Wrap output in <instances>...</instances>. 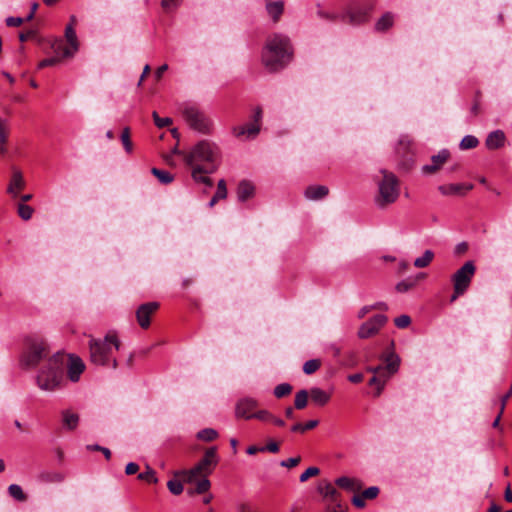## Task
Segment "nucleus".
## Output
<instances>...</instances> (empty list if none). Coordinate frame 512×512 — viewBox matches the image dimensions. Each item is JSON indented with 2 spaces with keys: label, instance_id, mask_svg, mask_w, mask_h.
<instances>
[{
  "label": "nucleus",
  "instance_id": "nucleus-5",
  "mask_svg": "<svg viewBox=\"0 0 512 512\" xmlns=\"http://www.w3.org/2000/svg\"><path fill=\"white\" fill-rule=\"evenodd\" d=\"M65 355L54 354L37 375V385L41 390L53 391L59 387L63 377Z\"/></svg>",
  "mask_w": 512,
  "mask_h": 512
},
{
  "label": "nucleus",
  "instance_id": "nucleus-4",
  "mask_svg": "<svg viewBox=\"0 0 512 512\" xmlns=\"http://www.w3.org/2000/svg\"><path fill=\"white\" fill-rule=\"evenodd\" d=\"M218 463L216 447L206 450L203 458L190 469L172 471V480H207Z\"/></svg>",
  "mask_w": 512,
  "mask_h": 512
},
{
  "label": "nucleus",
  "instance_id": "nucleus-42",
  "mask_svg": "<svg viewBox=\"0 0 512 512\" xmlns=\"http://www.w3.org/2000/svg\"><path fill=\"white\" fill-rule=\"evenodd\" d=\"M34 213V209L25 204V203H20L18 204V215L25 221L31 219L32 215Z\"/></svg>",
  "mask_w": 512,
  "mask_h": 512
},
{
  "label": "nucleus",
  "instance_id": "nucleus-57",
  "mask_svg": "<svg viewBox=\"0 0 512 512\" xmlns=\"http://www.w3.org/2000/svg\"><path fill=\"white\" fill-rule=\"evenodd\" d=\"M139 471V465L135 462H130L126 465L125 473L126 475H134Z\"/></svg>",
  "mask_w": 512,
  "mask_h": 512
},
{
  "label": "nucleus",
  "instance_id": "nucleus-3",
  "mask_svg": "<svg viewBox=\"0 0 512 512\" xmlns=\"http://www.w3.org/2000/svg\"><path fill=\"white\" fill-rule=\"evenodd\" d=\"M121 342L115 332H108L104 339L89 340L90 361L99 366H109L117 368L118 362L112 356L113 350H119Z\"/></svg>",
  "mask_w": 512,
  "mask_h": 512
},
{
  "label": "nucleus",
  "instance_id": "nucleus-17",
  "mask_svg": "<svg viewBox=\"0 0 512 512\" xmlns=\"http://www.w3.org/2000/svg\"><path fill=\"white\" fill-rule=\"evenodd\" d=\"M26 182L23 173L16 167H12L11 178L7 187V193L17 197L20 191L25 188Z\"/></svg>",
  "mask_w": 512,
  "mask_h": 512
},
{
  "label": "nucleus",
  "instance_id": "nucleus-58",
  "mask_svg": "<svg viewBox=\"0 0 512 512\" xmlns=\"http://www.w3.org/2000/svg\"><path fill=\"white\" fill-rule=\"evenodd\" d=\"M36 33L34 30H28V31H25V32H21L19 34V40L21 42H25L33 37H35Z\"/></svg>",
  "mask_w": 512,
  "mask_h": 512
},
{
  "label": "nucleus",
  "instance_id": "nucleus-33",
  "mask_svg": "<svg viewBox=\"0 0 512 512\" xmlns=\"http://www.w3.org/2000/svg\"><path fill=\"white\" fill-rule=\"evenodd\" d=\"M393 22H394L393 14L390 12H387L384 15H382V17L376 22L375 29L377 31H381V32L386 31L393 25Z\"/></svg>",
  "mask_w": 512,
  "mask_h": 512
},
{
  "label": "nucleus",
  "instance_id": "nucleus-62",
  "mask_svg": "<svg viewBox=\"0 0 512 512\" xmlns=\"http://www.w3.org/2000/svg\"><path fill=\"white\" fill-rule=\"evenodd\" d=\"M348 380L352 383H360L363 380L361 373L351 374L348 376Z\"/></svg>",
  "mask_w": 512,
  "mask_h": 512
},
{
  "label": "nucleus",
  "instance_id": "nucleus-30",
  "mask_svg": "<svg viewBox=\"0 0 512 512\" xmlns=\"http://www.w3.org/2000/svg\"><path fill=\"white\" fill-rule=\"evenodd\" d=\"M227 197L226 182L224 179H220L217 184V191L209 202V207H213L219 200H223Z\"/></svg>",
  "mask_w": 512,
  "mask_h": 512
},
{
  "label": "nucleus",
  "instance_id": "nucleus-16",
  "mask_svg": "<svg viewBox=\"0 0 512 512\" xmlns=\"http://www.w3.org/2000/svg\"><path fill=\"white\" fill-rule=\"evenodd\" d=\"M257 407V400L248 397L242 398L236 404L235 416L246 420L254 419V413Z\"/></svg>",
  "mask_w": 512,
  "mask_h": 512
},
{
  "label": "nucleus",
  "instance_id": "nucleus-32",
  "mask_svg": "<svg viewBox=\"0 0 512 512\" xmlns=\"http://www.w3.org/2000/svg\"><path fill=\"white\" fill-rule=\"evenodd\" d=\"M204 170H205V168H200L197 166L196 168H194L192 170L191 176L196 182H199V183L205 184L206 186L211 187L213 185V181L211 178L204 175V174H208Z\"/></svg>",
  "mask_w": 512,
  "mask_h": 512
},
{
  "label": "nucleus",
  "instance_id": "nucleus-10",
  "mask_svg": "<svg viewBox=\"0 0 512 512\" xmlns=\"http://www.w3.org/2000/svg\"><path fill=\"white\" fill-rule=\"evenodd\" d=\"M374 9V3L371 0L356 2L348 7L346 12L340 16L343 23L351 25H360L370 19Z\"/></svg>",
  "mask_w": 512,
  "mask_h": 512
},
{
  "label": "nucleus",
  "instance_id": "nucleus-1",
  "mask_svg": "<svg viewBox=\"0 0 512 512\" xmlns=\"http://www.w3.org/2000/svg\"><path fill=\"white\" fill-rule=\"evenodd\" d=\"M293 54L290 39L286 35L275 33L266 40L262 52V63L268 71L278 72L292 61Z\"/></svg>",
  "mask_w": 512,
  "mask_h": 512
},
{
  "label": "nucleus",
  "instance_id": "nucleus-40",
  "mask_svg": "<svg viewBox=\"0 0 512 512\" xmlns=\"http://www.w3.org/2000/svg\"><path fill=\"white\" fill-rule=\"evenodd\" d=\"M479 144V140L473 135H466L460 142V148L462 150H468L476 148Z\"/></svg>",
  "mask_w": 512,
  "mask_h": 512
},
{
  "label": "nucleus",
  "instance_id": "nucleus-49",
  "mask_svg": "<svg viewBox=\"0 0 512 512\" xmlns=\"http://www.w3.org/2000/svg\"><path fill=\"white\" fill-rule=\"evenodd\" d=\"M480 106H481V92L477 91L475 93L473 105L470 109V112L473 116H478L480 114Z\"/></svg>",
  "mask_w": 512,
  "mask_h": 512
},
{
  "label": "nucleus",
  "instance_id": "nucleus-44",
  "mask_svg": "<svg viewBox=\"0 0 512 512\" xmlns=\"http://www.w3.org/2000/svg\"><path fill=\"white\" fill-rule=\"evenodd\" d=\"M137 480H158V479H157L156 471L147 465L145 471L138 474Z\"/></svg>",
  "mask_w": 512,
  "mask_h": 512
},
{
  "label": "nucleus",
  "instance_id": "nucleus-22",
  "mask_svg": "<svg viewBox=\"0 0 512 512\" xmlns=\"http://www.w3.org/2000/svg\"><path fill=\"white\" fill-rule=\"evenodd\" d=\"M65 38L70 47L64 48L63 57H71L79 48V43L75 29L71 26H66Z\"/></svg>",
  "mask_w": 512,
  "mask_h": 512
},
{
  "label": "nucleus",
  "instance_id": "nucleus-13",
  "mask_svg": "<svg viewBox=\"0 0 512 512\" xmlns=\"http://www.w3.org/2000/svg\"><path fill=\"white\" fill-rule=\"evenodd\" d=\"M182 115L187 124L200 133H209L212 122L204 112L195 106H187L183 109Z\"/></svg>",
  "mask_w": 512,
  "mask_h": 512
},
{
  "label": "nucleus",
  "instance_id": "nucleus-24",
  "mask_svg": "<svg viewBox=\"0 0 512 512\" xmlns=\"http://www.w3.org/2000/svg\"><path fill=\"white\" fill-rule=\"evenodd\" d=\"M309 396L311 398V401L317 406H324L331 399V393L319 387H312L309 390Z\"/></svg>",
  "mask_w": 512,
  "mask_h": 512
},
{
  "label": "nucleus",
  "instance_id": "nucleus-48",
  "mask_svg": "<svg viewBox=\"0 0 512 512\" xmlns=\"http://www.w3.org/2000/svg\"><path fill=\"white\" fill-rule=\"evenodd\" d=\"M8 490L10 495L17 500H23L25 498L22 488L17 484H11Z\"/></svg>",
  "mask_w": 512,
  "mask_h": 512
},
{
  "label": "nucleus",
  "instance_id": "nucleus-15",
  "mask_svg": "<svg viewBox=\"0 0 512 512\" xmlns=\"http://www.w3.org/2000/svg\"><path fill=\"white\" fill-rule=\"evenodd\" d=\"M160 308V303L156 301L146 302L138 306L135 311V316L138 325L142 329H148L151 325V317Z\"/></svg>",
  "mask_w": 512,
  "mask_h": 512
},
{
  "label": "nucleus",
  "instance_id": "nucleus-64",
  "mask_svg": "<svg viewBox=\"0 0 512 512\" xmlns=\"http://www.w3.org/2000/svg\"><path fill=\"white\" fill-rule=\"evenodd\" d=\"M38 7H39V5L37 2L32 3L30 13L25 18L26 21H30L34 18L35 12L38 9Z\"/></svg>",
  "mask_w": 512,
  "mask_h": 512
},
{
  "label": "nucleus",
  "instance_id": "nucleus-8",
  "mask_svg": "<svg viewBox=\"0 0 512 512\" xmlns=\"http://www.w3.org/2000/svg\"><path fill=\"white\" fill-rule=\"evenodd\" d=\"M385 366L378 365L376 367L369 368L368 370L374 374V376L369 380L370 386H376L375 396L378 397L388 378L396 373L399 369L400 358L393 352L387 353L384 355Z\"/></svg>",
  "mask_w": 512,
  "mask_h": 512
},
{
  "label": "nucleus",
  "instance_id": "nucleus-46",
  "mask_svg": "<svg viewBox=\"0 0 512 512\" xmlns=\"http://www.w3.org/2000/svg\"><path fill=\"white\" fill-rule=\"evenodd\" d=\"M254 419H258L262 422H271L273 414L266 409L258 410L254 413Z\"/></svg>",
  "mask_w": 512,
  "mask_h": 512
},
{
  "label": "nucleus",
  "instance_id": "nucleus-37",
  "mask_svg": "<svg viewBox=\"0 0 512 512\" xmlns=\"http://www.w3.org/2000/svg\"><path fill=\"white\" fill-rule=\"evenodd\" d=\"M434 258V253L431 250H426L421 257H418L414 261V266L417 268L427 267Z\"/></svg>",
  "mask_w": 512,
  "mask_h": 512
},
{
  "label": "nucleus",
  "instance_id": "nucleus-45",
  "mask_svg": "<svg viewBox=\"0 0 512 512\" xmlns=\"http://www.w3.org/2000/svg\"><path fill=\"white\" fill-rule=\"evenodd\" d=\"M154 123L158 128H164L172 124V119L169 117L161 118L156 111L152 113Z\"/></svg>",
  "mask_w": 512,
  "mask_h": 512
},
{
  "label": "nucleus",
  "instance_id": "nucleus-18",
  "mask_svg": "<svg viewBox=\"0 0 512 512\" xmlns=\"http://www.w3.org/2000/svg\"><path fill=\"white\" fill-rule=\"evenodd\" d=\"M449 157L450 153L448 150H441L437 155H433L431 157V164H427L422 167V172L424 174H434L444 165Z\"/></svg>",
  "mask_w": 512,
  "mask_h": 512
},
{
  "label": "nucleus",
  "instance_id": "nucleus-54",
  "mask_svg": "<svg viewBox=\"0 0 512 512\" xmlns=\"http://www.w3.org/2000/svg\"><path fill=\"white\" fill-rule=\"evenodd\" d=\"M26 21L24 18L21 17H8L6 18L5 22L8 27H19L23 24V22Z\"/></svg>",
  "mask_w": 512,
  "mask_h": 512
},
{
  "label": "nucleus",
  "instance_id": "nucleus-25",
  "mask_svg": "<svg viewBox=\"0 0 512 512\" xmlns=\"http://www.w3.org/2000/svg\"><path fill=\"white\" fill-rule=\"evenodd\" d=\"M62 424L66 430L72 431L77 428L79 424V415L69 409L63 410L62 413Z\"/></svg>",
  "mask_w": 512,
  "mask_h": 512
},
{
  "label": "nucleus",
  "instance_id": "nucleus-60",
  "mask_svg": "<svg viewBox=\"0 0 512 512\" xmlns=\"http://www.w3.org/2000/svg\"><path fill=\"white\" fill-rule=\"evenodd\" d=\"M167 69H168V65H167V64H163V65H161L160 67H158V68H157V70H156V72H155V78H156V80H160V79H161V77H162V75H163V73H164L165 71H167Z\"/></svg>",
  "mask_w": 512,
  "mask_h": 512
},
{
  "label": "nucleus",
  "instance_id": "nucleus-43",
  "mask_svg": "<svg viewBox=\"0 0 512 512\" xmlns=\"http://www.w3.org/2000/svg\"><path fill=\"white\" fill-rule=\"evenodd\" d=\"M121 141L125 150L130 153L132 151V141L130 139V129L125 127L121 133Z\"/></svg>",
  "mask_w": 512,
  "mask_h": 512
},
{
  "label": "nucleus",
  "instance_id": "nucleus-35",
  "mask_svg": "<svg viewBox=\"0 0 512 512\" xmlns=\"http://www.w3.org/2000/svg\"><path fill=\"white\" fill-rule=\"evenodd\" d=\"M151 172L161 184L167 185L174 180V176L168 171L152 168Z\"/></svg>",
  "mask_w": 512,
  "mask_h": 512
},
{
  "label": "nucleus",
  "instance_id": "nucleus-31",
  "mask_svg": "<svg viewBox=\"0 0 512 512\" xmlns=\"http://www.w3.org/2000/svg\"><path fill=\"white\" fill-rule=\"evenodd\" d=\"M309 397V391H307L306 389H301L297 391L294 399V408L298 410L306 408Z\"/></svg>",
  "mask_w": 512,
  "mask_h": 512
},
{
  "label": "nucleus",
  "instance_id": "nucleus-47",
  "mask_svg": "<svg viewBox=\"0 0 512 512\" xmlns=\"http://www.w3.org/2000/svg\"><path fill=\"white\" fill-rule=\"evenodd\" d=\"M320 473V469L318 467H315V466H311L309 468H307L301 475H300V478L299 480L301 481H305V480H308L309 478L311 477H315V476H318Z\"/></svg>",
  "mask_w": 512,
  "mask_h": 512
},
{
  "label": "nucleus",
  "instance_id": "nucleus-50",
  "mask_svg": "<svg viewBox=\"0 0 512 512\" xmlns=\"http://www.w3.org/2000/svg\"><path fill=\"white\" fill-rule=\"evenodd\" d=\"M410 323H411V318L408 315H401L394 319L395 326L400 329L408 327L410 325Z\"/></svg>",
  "mask_w": 512,
  "mask_h": 512
},
{
  "label": "nucleus",
  "instance_id": "nucleus-14",
  "mask_svg": "<svg viewBox=\"0 0 512 512\" xmlns=\"http://www.w3.org/2000/svg\"><path fill=\"white\" fill-rule=\"evenodd\" d=\"M388 318L384 314H377L364 322L358 329L357 335L360 339H368L376 335L387 323Z\"/></svg>",
  "mask_w": 512,
  "mask_h": 512
},
{
  "label": "nucleus",
  "instance_id": "nucleus-11",
  "mask_svg": "<svg viewBox=\"0 0 512 512\" xmlns=\"http://www.w3.org/2000/svg\"><path fill=\"white\" fill-rule=\"evenodd\" d=\"M355 482H335V485H338L339 489H351L352 490V504L358 508L363 509L366 507L367 502L374 500L379 495V488L377 486H370L362 489L360 486L355 487Z\"/></svg>",
  "mask_w": 512,
  "mask_h": 512
},
{
  "label": "nucleus",
  "instance_id": "nucleus-36",
  "mask_svg": "<svg viewBox=\"0 0 512 512\" xmlns=\"http://www.w3.org/2000/svg\"><path fill=\"white\" fill-rule=\"evenodd\" d=\"M419 278H420V276L416 277V278H407L405 280L400 281L399 283H397V285L395 287L396 291L400 292V293H404V292L411 290L413 287H415Z\"/></svg>",
  "mask_w": 512,
  "mask_h": 512
},
{
  "label": "nucleus",
  "instance_id": "nucleus-27",
  "mask_svg": "<svg viewBox=\"0 0 512 512\" xmlns=\"http://www.w3.org/2000/svg\"><path fill=\"white\" fill-rule=\"evenodd\" d=\"M266 10L269 16L272 18L273 22L276 23L279 21L281 15L284 12V2L283 1H275V2H267Z\"/></svg>",
  "mask_w": 512,
  "mask_h": 512
},
{
  "label": "nucleus",
  "instance_id": "nucleus-28",
  "mask_svg": "<svg viewBox=\"0 0 512 512\" xmlns=\"http://www.w3.org/2000/svg\"><path fill=\"white\" fill-rule=\"evenodd\" d=\"M260 131V124L249 123L244 126H238L233 129L236 137L247 135L248 137H255Z\"/></svg>",
  "mask_w": 512,
  "mask_h": 512
},
{
  "label": "nucleus",
  "instance_id": "nucleus-34",
  "mask_svg": "<svg viewBox=\"0 0 512 512\" xmlns=\"http://www.w3.org/2000/svg\"><path fill=\"white\" fill-rule=\"evenodd\" d=\"M192 483L196 484V485L186 488V492L190 496H193L195 494H205L209 490L211 482H192Z\"/></svg>",
  "mask_w": 512,
  "mask_h": 512
},
{
  "label": "nucleus",
  "instance_id": "nucleus-29",
  "mask_svg": "<svg viewBox=\"0 0 512 512\" xmlns=\"http://www.w3.org/2000/svg\"><path fill=\"white\" fill-rule=\"evenodd\" d=\"M9 124L8 121L0 117V155L6 153V144L8 142Z\"/></svg>",
  "mask_w": 512,
  "mask_h": 512
},
{
  "label": "nucleus",
  "instance_id": "nucleus-9",
  "mask_svg": "<svg viewBox=\"0 0 512 512\" xmlns=\"http://www.w3.org/2000/svg\"><path fill=\"white\" fill-rule=\"evenodd\" d=\"M475 272L476 267L474 262L467 261L452 275L451 281L453 283V293L450 297L451 303L466 293L475 275Z\"/></svg>",
  "mask_w": 512,
  "mask_h": 512
},
{
  "label": "nucleus",
  "instance_id": "nucleus-39",
  "mask_svg": "<svg viewBox=\"0 0 512 512\" xmlns=\"http://www.w3.org/2000/svg\"><path fill=\"white\" fill-rule=\"evenodd\" d=\"M217 437H218V432L212 428H205L197 433V438L202 441H206V442L213 441Z\"/></svg>",
  "mask_w": 512,
  "mask_h": 512
},
{
  "label": "nucleus",
  "instance_id": "nucleus-6",
  "mask_svg": "<svg viewBox=\"0 0 512 512\" xmlns=\"http://www.w3.org/2000/svg\"><path fill=\"white\" fill-rule=\"evenodd\" d=\"M315 499L324 506V512H348L335 482H317Z\"/></svg>",
  "mask_w": 512,
  "mask_h": 512
},
{
  "label": "nucleus",
  "instance_id": "nucleus-53",
  "mask_svg": "<svg viewBox=\"0 0 512 512\" xmlns=\"http://www.w3.org/2000/svg\"><path fill=\"white\" fill-rule=\"evenodd\" d=\"M60 60L61 59L59 57H50V58L43 59L42 61L39 62L38 68L42 69L45 67L54 66V65L58 64L60 62Z\"/></svg>",
  "mask_w": 512,
  "mask_h": 512
},
{
  "label": "nucleus",
  "instance_id": "nucleus-59",
  "mask_svg": "<svg viewBox=\"0 0 512 512\" xmlns=\"http://www.w3.org/2000/svg\"><path fill=\"white\" fill-rule=\"evenodd\" d=\"M512 396V383L510 389L507 391L505 395L501 398V412L504 411L505 405L507 403V400Z\"/></svg>",
  "mask_w": 512,
  "mask_h": 512
},
{
  "label": "nucleus",
  "instance_id": "nucleus-19",
  "mask_svg": "<svg viewBox=\"0 0 512 512\" xmlns=\"http://www.w3.org/2000/svg\"><path fill=\"white\" fill-rule=\"evenodd\" d=\"M85 369L82 359L75 355H69L68 377L72 382H77Z\"/></svg>",
  "mask_w": 512,
  "mask_h": 512
},
{
  "label": "nucleus",
  "instance_id": "nucleus-23",
  "mask_svg": "<svg viewBox=\"0 0 512 512\" xmlns=\"http://www.w3.org/2000/svg\"><path fill=\"white\" fill-rule=\"evenodd\" d=\"M328 194L329 188L325 185H310L304 191V196L312 201L321 200Z\"/></svg>",
  "mask_w": 512,
  "mask_h": 512
},
{
  "label": "nucleus",
  "instance_id": "nucleus-61",
  "mask_svg": "<svg viewBox=\"0 0 512 512\" xmlns=\"http://www.w3.org/2000/svg\"><path fill=\"white\" fill-rule=\"evenodd\" d=\"M319 424L318 420H309L303 424L304 431L312 430Z\"/></svg>",
  "mask_w": 512,
  "mask_h": 512
},
{
  "label": "nucleus",
  "instance_id": "nucleus-26",
  "mask_svg": "<svg viewBox=\"0 0 512 512\" xmlns=\"http://www.w3.org/2000/svg\"><path fill=\"white\" fill-rule=\"evenodd\" d=\"M255 188L252 183L242 180L237 188V197L241 202H245L254 195Z\"/></svg>",
  "mask_w": 512,
  "mask_h": 512
},
{
  "label": "nucleus",
  "instance_id": "nucleus-7",
  "mask_svg": "<svg viewBox=\"0 0 512 512\" xmlns=\"http://www.w3.org/2000/svg\"><path fill=\"white\" fill-rule=\"evenodd\" d=\"M380 173L382 179L378 181V194L375 197V204L383 209L397 201L400 195V185L394 173L385 169H382Z\"/></svg>",
  "mask_w": 512,
  "mask_h": 512
},
{
  "label": "nucleus",
  "instance_id": "nucleus-12",
  "mask_svg": "<svg viewBox=\"0 0 512 512\" xmlns=\"http://www.w3.org/2000/svg\"><path fill=\"white\" fill-rule=\"evenodd\" d=\"M49 353L48 345L43 339H32L22 356V363L27 367H35Z\"/></svg>",
  "mask_w": 512,
  "mask_h": 512
},
{
  "label": "nucleus",
  "instance_id": "nucleus-56",
  "mask_svg": "<svg viewBox=\"0 0 512 512\" xmlns=\"http://www.w3.org/2000/svg\"><path fill=\"white\" fill-rule=\"evenodd\" d=\"M279 444L275 441H270L266 446L260 447L261 452H271V453H277L279 452Z\"/></svg>",
  "mask_w": 512,
  "mask_h": 512
},
{
  "label": "nucleus",
  "instance_id": "nucleus-63",
  "mask_svg": "<svg viewBox=\"0 0 512 512\" xmlns=\"http://www.w3.org/2000/svg\"><path fill=\"white\" fill-rule=\"evenodd\" d=\"M253 119H254L253 123L260 124V121L262 119V109L260 107H257L255 109Z\"/></svg>",
  "mask_w": 512,
  "mask_h": 512
},
{
  "label": "nucleus",
  "instance_id": "nucleus-2",
  "mask_svg": "<svg viewBox=\"0 0 512 512\" xmlns=\"http://www.w3.org/2000/svg\"><path fill=\"white\" fill-rule=\"evenodd\" d=\"M184 162L192 170L198 166L205 168L207 173H214L220 165L219 149L215 144L202 140L184 154Z\"/></svg>",
  "mask_w": 512,
  "mask_h": 512
},
{
  "label": "nucleus",
  "instance_id": "nucleus-21",
  "mask_svg": "<svg viewBox=\"0 0 512 512\" xmlns=\"http://www.w3.org/2000/svg\"><path fill=\"white\" fill-rule=\"evenodd\" d=\"M506 142L505 133L498 129L489 133L485 140V145L489 150H497L504 147Z\"/></svg>",
  "mask_w": 512,
  "mask_h": 512
},
{
  "label": "nucleus",
  "instance_id": "nucleus-20",
  "mask_svg": "<svg viewBox=\"0 0 512 512\" xmlns=\"http://www.w3.org/2000/svg\"><path fill=\"white\" fill-rule=\"evenodd\" d=\"M473 189L472 184H445L440 185L438 187V190L440 193L444 196H451V195H465L468 191Z\"/></svg>",
  "mask_w": 512,
  "mask_h": 512
},
{
  "label": "nucleus",
  "instance_id": "nucleus-41",
  "mask_svg": "<svg viewBox=\"0 0 512 512\" xmlns=\"http://www.w3.org/2000/svg\"><path fill=\"white\" fill-rule=\"evenodd\" d=\"M292 386L289 383H281L274 388V396L283 398L292 392Z\"/></svg>",
  "mask_w": 512,
  "mask_h": 512
},
{
  "label": "nucleus",
  "instance_id": "nucleus-51",
  "mask_svg": "<svg viewBox=\"0 0 512 512\" xmlns=\"http://www.w3.org/2000/svg\"><path fill=\"white\" fill-rule=\"evenodd\" d=\"M181 3V0H161V6L166 12L175 10Z\"/></svg>",
  "mask_w": 512,
  "mask_h": 512
},
{
  "label": "nucleus",
  "instance_id": "nucleus-52",
  "mask_svg": "<svg viewBox=\"0 0 512 512\" xmlns=\"http://www.w3.org/2000/svg\"><path fill=\"white\" fill-rule=\"evenodd\" d=\"M169 491L174 495H179L184 491L183 482H167Z\"/></svg>",
  "mask_w": 512,
  "mask_h": 512
},
{
  "label": "nucleus",
  "instance_id": "nucleus-55",
  "mask_svg": "<svg viewBox=\"0 0 512 512\" xmlns=\"http://www.w3.org/2000/svg\"><path fill=\"white\" fill-rule=\"evenodd\" d=\"M300 461H301V458L299 456L292 457V458H288L286 460L281 461L280 465L282 467L292 468V467L297 466L300 463Z\"/></svg>",
  "mask_w": 512,
  "mask_h": 512
},
{
  "label": "nucleus",
  "instance_id": "nucleus-38",
  "mask_svg": "<svg viewBox=\"0 0 512 512\" xmlns=\"http://www.w3.org/2000/svg\"><path fill=\"white\" fill-rule=\"evenodd\" d=\"M322 361L320 359H310L303 364V372L311 375L320 369Z\"/></svg>",
  "mask_w": 512,
  "mask_h": 512
}]
</instances>
